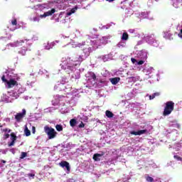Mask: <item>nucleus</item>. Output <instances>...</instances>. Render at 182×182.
<instances>
[{
	"label": "nucleus",
	"mask_w": 182,
	"mask_h": 182,
	"mask_svg": "<svg viewBox=\"0 0 182 182\" xmlns=\"http://www.w3.org/2000/svg\"><path fill=\"white\" fill-rule=\"evenodd\" d=\"M173 6L178 8V5H182V0H173Z\"/></svg>",
	"instance_id": "obj_14"
},
{
	"label": "nucleus",
	"mask_w": 182,
	"mask_h": 182,
	"mask_svg": "<svg viewBox=\"0 0 182 182\" xmlns=\"http://www.w3.org/2000/svg\"><path fill=\"white\" fill-rule=\"evenodd\" d=\"M83 58H82V55H78L74 59V62H82Z\"/></svg>",
	"instance_id": "obj_18"
},
{
	"label": "nucleus",
	"mask_w": 182,
	"mask_h": 182,
	"mask_svg": "<svg viewBox=\"0 0 182 182\" xmlns=\"http://www.w3.org/2000/svg\"><path fill=\"white\" fill-rule=\"evenodd\" d=\"M90 75L91 79H92L94 81L96 80V74H95V73L90 72Z\"/></svg>",
	"instance_id": "obj_20"
},
{
	"label": "nucleus",
	"mask_w": 182,
	"mask_h": 182,
	"mask_svg": "<svg viewBox=\"0 0 182 182\" xmlns=\"http://www.w3.org/2000/svg\"><path fill=\"white\" fill-rule=\"evenodd\" d=\"M55 12H56V9H52L50 11H46L43 14H41L40 17L46 18V16H52V14H55Z\"/></svg>",
	"instance_id": "obj_8"
},
{
	"label": "nucleus",
	"mask_w": 182,
	"mask_h": 182,
	"mask_svg": "<svg viewBox=\"0 0 182 182\" xmlns=\"http://www.w3.org/2000/svg\"><path fill=\"white\" fill-rule=\"evenodd\" d=\"M24 133H25L26 136L28 137L31 134V131L28 129V127H26V129L24 130Z\"/></svg>",
	"instance_id": "obj_21"
},
{
	"label": "nucleus",
	"mask_w": 182,
	"mask_h": 182,
	"mask_svg": "<svg viewBox=\"0 0 182 182\" xmlns=\"http://www.w3.org/2000/svg\"><path fill=\"white\" fill-rule=\"evenodd\" d=\"M83 52L86 56H89L90 53H92V48L87 47L83 49Z\"/></svg>",
	"instance_id": "obj_12"
},
{
	"label": "nucleus",
	"mask_w": 182,
	"mask_h": 182,
	"mask_svg": "<svg viewBox=\"0 0 182 182\" xmlns=\"http://www.w3.org/2000/svg\"><path fill=\"white\" fill-rule=\"evenodd\" d=\"M12 153V154H15V152H11Z\"/></svg>",
	"instance_id": "obj_41"
},
{
	"label": "nucleus",
	"mask_w": 182,
	"mask_h": 182,
	"mask_svg": "<svg viewBox=\"0 0 182 182\" xmlns=\"http://www.w3.org/2000/svg\"><path fill=\"white\" fill-rule=\"evenodd\" d=\"M76 120L75 119H72L70 121V125L71 126V127H75L76 126Z\"/></svg>",
	"instance_id": "obj_17"
},
{
	"label": "nucleus",
	"mask_w": 182,
	"mask_h": 182,
	"mask_svg": "<svg viewBox=\"0 0 182 182\" xmlns=\"http://www.w3.org/2000/svg\"><path fill=\"white\" fill-rule=\"evenodd\" d=\"M33 133L35 134V127H33Z\"/></svg>",
	"instance_id": "obj_40"
},
{
	"label": "nucleus",
	"mask_w": 182,
	"mask_h": 182,
	"mask_svg": "<svg viewBox=\"0 0 182 182\" xmlns=\"http://www.w3.org/2000/svg\"><path fill=\"white\" fill-rule=\"evenodd\" d=\"M145 133H147V129H142L138 132L132 131L130 134H133L134 136H141V134H144Z\"/></svg>",
	"instance_id": "obj_9"
},
{
	"label": "nucleus",
	"mask_w": 182,
	"mask_h": 182,
	"mask_svg": "<svg viewBox=\"0 0 182 182\" xmlns=\"http://www.w3.org/2000/svg\"><path fill=\"white\" fill-rule=\"evenodd\" d=\"M84 45H86L85 42H83L82 44L79 43L78 46H84Z\"/></svg>",
	"instance_id": "obj_37"
},
{
	"label": "nucleus",
	"mask_w": 182,
	"mask_h": 182,
	"mask_svg": "<svg viewBox=\"0 0 182 182\" xmlns=\"http://www.w3.org/2000/svg\"><path fill=\"white\" fill-rule=\"evenodd\" d=\"M25 116H26V109H23L21 113H17L15 115V119L18 123H19L21 120L25 117Z\"/></svg>",
	"instance_id": "obj_4"
},
{
	"label": "nucleus",
	"mask_w": 182,
	"mask_h": 182,
	"mask_svg": "<svg viewBox=\"0 0 182 182\" xmlns=\"http://www.w3.org/2000/svg\"><path fill=\"white\" fill-rule=\"evenodd\" d=\"M1 132H4V133H11V130L10 129H8V128H5V129H1Z\"/></svg>",
	"instance_id": "obj_25"
},
{
	"label": "nucleus",
	"mask_w": 182,
	"mask_h": 182,
	"mask_svg": "<svg viewBox=\"0 0 182 182\" xmlns=\"http://www.w3.org/2000/svg\"><path fill=\"white\" fill-rule=\"evenodd\" d=\"M146 39L149 42V43H154V42H156V38L154 37V34L147 36L146 37Z\"/></svg>",
	"instance_id": "obj_11"
},
{
	"label": "nucleus",
	"mask_w": 182,
	"mask_h": 182,
	"mask_svg": "<svg viewBox=\"0 0 182 182\" xmlns=\"http://www.w3.org/2000/svg\"><path fill=\"white\" fill-rule=\"evenodd\" d=\"M1 163H4V164H5L6 163V161H5V160H1Z\"/></svg>",
	"instance_id": "obj_38"
},
{
	"label": "nucleus",
	"mask_w": 182,
	"mask_h": 182,
	"mask_svg": "<svg viewBox=\"0 0 182 182\" xmlns=\"http://www.w3.org/2000/svg\"><path fill=\"white\" fill-rule=\"evenodd\" d=\"M146 181H149V182H154V178H153L151 176H146Z\"/></svg>",
	"instance_id": "obj_23"
},
{
	"label": "nucleus",
	"mask_w": 182,
	"mask_h": 182,
	"mask_svg": "<svg viewBox=\"0 0 182 182\" xmlns=\"http://www.w3.org/2000/svg\"><path fill=\"white\" fill-rule=\"evenodd\" d=\"M138 65H143V63H144V60H139L138 63Z\"/></svg>",
	"instance_id": "obj_35"
},
{
	"label": "nucleus",
	"mask_w": 182,
	"mask_h": 182,
	"mask_svg": "<svg viewBox=\"0 0 182 182\" xmlns=\"http://www.w3.org/2000/svg\"><path fill=\"white\" fill-rule=\"evenodd\" d=\"M132 63H136V62H137V60H136V58H132L131 59Z\"/></svg>",
	"instance_id": "obj_34"
},
{
	"label": "nucleus",
	"mask_w": 182,
	"mask_h": 182,
	"mask_svg": "<svg viewBox=\"0 0 182 182\" xmlns=\"http://www.w3.org/2000/svg\"><path fill=\"white\" fill-rule=\"evenodd\" d=\"M55 129H56L57 132H62L63 130V127H62L61 124H57L55 126Z\"/></svg>",
	"instance_id": "obj_19"
},
{
	"label": "nucleus",
	"mask_w": 182,
	"mask_h": 182,
	"mask_svg": "<svg viewBox=\"0 0 182 182\" xmlns=\"http://www.w3.org/2000/svg\"><path fill=\"white\" fill-rule=\"evenodd\" d=\"M33 22H39V18H38V17H33Z\"/></svg>",
	"instance_id": "obj_32"
},
{
	"label": "nucleus",
	"mask_w": 182,
	"mask_h": 182,
	"mask_svg": "<svg viewBox=\"0 0 182 182\" xmlns=\"http://www.w3.org/2000/svg\"><path fill=\"white\" fill-rule=\"evenodd\" d=\"M27 176H28V177H29V178H31V177H32V178H35L34 173H28Z\"/></svg>",
	"instance_id": "obj_29"
},
{
	"label": "nucleus",
	"mask_w": 182,
	"mask_h": 182,
	"mask_svg": "<svg viewBox=\"0 0 182 182\" xmlns=\"http://www.w3.org/2000/svg\"><path fill=\"white\" fill-rule=\"evenodd\" d=\"M105 1H107V2H113V1H114V0H105Z\"/></svg>",
	"instance_id": "obj_39"
},
{
	"label": "nucleus",
	"mask_w": 182,
	"mask_h": 182,
	"mask_svg": "<svg viewBox=\"0 0 182 182\" xmlns=\"http://www.w3.org/2000/svg\"><path fill=\"white\" fill-rule=\"evenodd\" d=\"M72 14H75V9H72L68 13V15L70 16Z\"/></svg>",
	"instance_id": "obj_30"
},
{
	"label": "nucleus",
	"mask_w": 182,
	"mask_h": 182,
	"mask_svg": "<svg viewBox=\"0 0 182 182\" xmlns=\"http://www.w3.org/2000/svg\"><path fill=\"white\" fill-rule=\"evenodd\" d=\"M1 80H2V82H4V85H6L8 80H6V78H5V75H3L1 77Z\"/></svg>",
	"instance_id": "obj_26"
},
{
	"label": "nucleus",
	"mask_w": 182,
	"mask_h": 182,
	"mask_svg": "<svg viewBox=\"0 0 182 182\" xmlns=\"http://www.w3.org/2000/svg\"><path fill=\"white\" fill-rule=\"evenodd\" d=\"M9 134H5L3 136L4 140H6V139H9Z\"/></svg>",
	"instance_id": "obj_28"
},
{
	"label": "nucleus",
	"mask_w": 182,
	"mask_h": 182,
	"mask_svg": "<svg viewBox=\"0 0 182 182\" xmlns=\"http://www.w3.org/2000/svg\"><path fill=\"white\" fill-rule=\"evenodd\" d=\"M28 156V154L26 152H21V155L20 156V159H25Z\"/></svg>",
	"instance_id": "obj_24"
},
{
	"label": "nucleus",
	"mask_w": 182,
	"mask_h": 182,
	"mask_svg": "<svg viewBox=\"0 0 182 182\" xmlns=\"http://www.w3.org/2000/svg\"><path fill=\"white\" fill-rule=\"evenodd\" d=\"M156 97H154V95L153 94L152 95H149V100H153Z\"/></svg>",
	"instance_id": "obj_33"
},
{
	"label": "nucleus",
	"mask_w": 182,
	"mask_h": 182,
	"mask_svg": "<svg viewBox=\"0 0 182 182\" xmlns=\"http://www.w3.org/2000/svg\"><path fill=\"white\" fill-rule=\"evenodd\" d=\"M0 127H2V125L0 124Z\"/></svg>",
	"instance_id": "obj_42"
},
{
	"label": "nucleus",
	"mask_w": 182,
	"mask_h": 182,
	"mask_svg": "<svg viewBox=\"0 0 182 182\" xmlns=\"http://www.w3.org/2000/svg\"><path fill=\"white\" fill-rule=\"evenodd\" d=\"M18 24V21H16V18H14L11 21V25L16 26Z\"/></svg>",
	"instance_id": "obj_27"
},
{
	"label": "nucleus",
	"mask_w": 182,
	"mask_h": 182,
	"mask_svg": "<svg viewBox=\"0 0 182 182\" xmlns=\"http://www.w3.org/2000/svg\"><path fill=\"white\" fill-rule=\"evenodd\" d=\"M124 1H127V0H124Z\"/></svg>",
	"instance_id": "obj_43"
},
{
	"label": "nucleus",
	"mask_w": 182,
	"mask_h": 182,
	"mask_svg": "<svg viewBox=\"0 0 182 182\" xmlns=\"http://www.w3.org/2000/svg\"><path fill=\"white\" fill-rule=\"evenodd\" d=\"M44 132L48 135L49 140L55 139V137H56V134H58V132L55 131V129L49 127L48 126L44 127Z\"/></svg>",
	"instance_id": "obj_3"
},
{
	"label": "nucleus",
	"mask_w": 182,
	"mask_h": 182,
	"mask_svg": "<svg viewBox=\"0 0 182 182\" xmlns=\"http://www.w3.org/2000/svg\"><path fill=\"white\" fill-rule=\"evenodd\" d=\"M78 127H80V129L85 127V124L83 122H81V123L78 125Z\"/></svg>",
	"instance_id": "obj_31"
},
{
	"label": "nucleus",
	"mask_w": 182,
	"mask_h": 182,
	"mask_svg": "<svg viewBox=\"0 0 182 182\" xmlns=\"http://www.w3.org/2000/svg\"><path fill=\"white\" fill-rule=\"evenodd\" d=\"M11 141L10 143H8V146L9 147H11L12 146H14L15 145V141H16V135L15 134V133L12 132L11 134Z\"/></svg>",
	"instance_id": "obj_7"
},
{
	"label": "nucleus",
	"mask_w": 182,
	"mask_h": 182,
	"mask_svg": "<svg viewBox=\"0 0 182 182\" xmlns=\"http://www.w3.org/2000/svg\"><path fill=\"white\" fill-rule=\"evenodd\" d=\"M127 39H129V34L127 33H123L122 40L127 41Z\"/></svg>",
	"instance_id": "obj_16"
},
{
	"label": "nucleus",
	"mask_w": 182,
	"mask_h": 182,
	"mask_svg": "<svg viewBox=\"0 0 182 182\" xmlns=\"http://www.w3.org/2000/svg\"><path fill=\"white\" fill-rule=\"evenodd\" d=\"M105 154V152H100V154H95L93 155V160L95 161H100V158L99 157H103V155Z\"/></svg>",
	"instance_id": "obj_10"
},
{
	"label": "nucleus",
	"mask_w": 182,
	"mask_h": 182,
	"mask_svg": "<svg viewBox=\"0 0 182 182\" xmlns=\"http://www.w3.org/2000/svg\"><path fill=\"white\" fill-rule=\"evenodd\" d=\"M59 166H60V167H62L63 168H65V167L68 171H70V165H69V162L66 161H63L59 163Z\"/></svg>",
	"instance_id": "obj_6"
},
{
	"label": "nucleus",
	"mask_w": 182,
	"mask_h": 182,
	"mask_svg": "<svg viewBox=\"0 0 182 182\" xmlns=\"http://www.w3.org/2000/svg\"><path fill=\"white\" fill-rule=\"evenodd\" d=\"M112 85H117L120 82V77H114L110 80Z\"/></svg>",
	"instance_id": "obj_13"
},
{
	"label": "nucleus",
	"mask_w": 182,
	"mask_h": 182,
	"mask_svg": "<svg viewBox=\"0 0 182 182\" xmlns=\"http://www.w3.org/2000/svg\"><path fill=\"white\" fill-rule=\"evenodd\" d=\"M173 110H174V102L173 101L166 102L163 116H168V114H171Z\"/></svg>",
	"instance_id": "obj_2"
},
{
	"label": "nucleus",
	"mask_w": 182,
	"mask_h": 182,
	"mask_svg": "<svg viewBox=\"0 0 182 182\" xmlns=\"http://www.w3.org/2000/svg\"><path fill=\"white\" fill-rule=\"evenodd\" d=\"M173 159H175V160H177V161H182V158L181 156H178V155H174Z\"/></svg>",
	"instance_id": "obj_22"
},
{
	"label": "nucleus",
	"mask_w": 182,
	"mask_h": 182,
	"mask_svg": "<svg viewBox=\"0 0 182 182\" xmlns=\"http://www.w3.org/2000/svg\"><path fill=\"white\" fill-rule=\"evenodd\" d=\"M105 114H106L107 117H108L109 119H112V117H113L114 116L113 112H110L109 110H107L105 112Z\"/></svg>",
	"instance_id": "obj_15"
},
{
	"label": "nucleus",
	"mask_w": 182,
	"mask_h": 182,
	"mask_svg": "<svg viewBox=\"0 0 182 182\" xmlns=\"http://www.w3.org/2000/svg\"><path fill=\"white\" fill-rule=\"evenodd\" d=\"M23 43L26 45L23 46L20 50H18V53L22 56H25L26 55V52H28V47L29 46V43H28V40H20L16 41L14 43H10V46L13 48H16L18 46H22Z\"/></svg>",
	"instance_id": "obj_1"
},
{
	"label": "nucleus",
	"mask_w": 182,
	"mask_h": 182,
	"mask_svg": "<svg viewBox=\"0 0 182 182\" xmlns=\"http://www.w3.org/2000/svg\"><path fill=\"white\" fill-rule=\"evenodd\" d=\"M5 86H6L8 89H11V87H14V86H18V82L14 79H10L6 82Z\"/></svg>",
	"instance_id": "obj_5"
},
{
	"label": "nucleus",
	"mask_w": 182,
	"mask_h": 182,
	"mask_svg": "<svg viewBox=\"0 0 182 182\" xmlns=\"http://www.w3.org/2000/svg\"><path fill=\"white\" fill-rule=\"evenodd\" d=\"M160 95V92H155L154 93V96L156 97Z\"/></svg>",
	"instance_id": "obj_36"
}]
</instances>
